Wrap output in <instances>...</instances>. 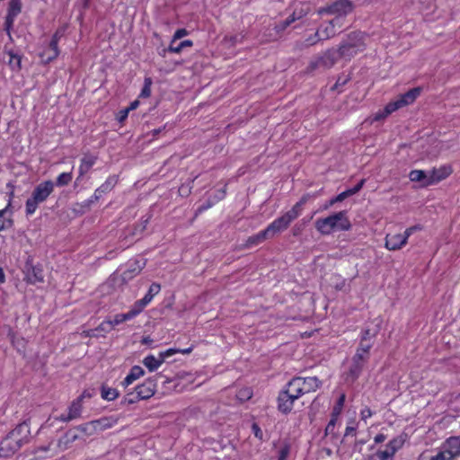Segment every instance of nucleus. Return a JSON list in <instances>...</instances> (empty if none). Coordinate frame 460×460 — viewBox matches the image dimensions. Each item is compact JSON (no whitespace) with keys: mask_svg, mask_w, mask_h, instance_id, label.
<instances>
[{"mask_svg":"<svg viewBox=\"0 0 460 460\" xmlns=\"http://www.w3.org/2000/svg\"><path fill=\"white\" fill-rule=\"evenodd\" d=\"M307 201V197L304 196L301 199L296 202L293 208L286 212L283 216L275 219L271 224L268 226V231L271 236H275L277 234L286 230L290 223L294 221L302 212L304 205Z\"/></svg>","mask_w":460,"mask_h":460,"instance_id":"3","label":"nucleus"},{"mask_svg":"<svg viewBox=\"0 0 460 460\" xmlns=\"http://www.w3.org/2000/svg\"><path fill=\"white\" fill-rule=\"evenodd\" d=\"M6 54L9 57L8 66L14 72H19L22 69V56L13 50H8Z\"/></svg>","mask_w":460,"mask_h":460,"instance_id":"25","label":"nucleus"},{"mask_svg":"<svg viewBox=\"0 0 460 460\" xmlns=\"http://www.w3.org/2000/svg\"><path fill=\"white\" fill-rule=\"evenodd\" d=\"M319 31L323 40L331 39L336 34V31L334 30L332 24L329 22L325 26H322Z\"/></svg>","mask_w":460,"mask_h":460,"instance_id":"35","label":"nucleus"},{"mask_svg":"<svg viewBox=\"0 0 460 460\" xmlns=\"http://www.w3.org/2000/svg\"><path fill=\"white\" fill-rule=\"evenodd\" d=\"M142 267L137 261L130 263L128 269L122 273L123 280H128L137 275L141 271Z\"/></svg>","mask_w":460,"mask_h":460,"instance_id":"27","label":"nucleus"},{"mask_svg":"<svg viewBox=\"0 0 460 460\" xmlns=\"http://www.w3.org/2000/svg\"><path fill=\"white\" fill-rule=\"evenodd\" d=\"M353 4L350 0H337L332 4L321 8L319 14H332L335 16L344 17L353 11Z\"/></svg>","mask_w":460,"mask_h":460,"instance_id":"7","label":"nucleus"},{"mask_svg":"<svg viewBox=\"0 0 460 460\" xmlns=\"http://www.w3.org/2000/svg\"><path fill=\"white\" fill-rule=\"evenodd\" d=\"M290 452V446L288 444H285L279 452V459L278 460H287Z\"/></svg>","mask_w":460,"mask_h":460,"instance_id":"49","label":"nucleus"},{"mask_svg":"<svg viewBox=\"0 0 460 460\" xmlns=\"http://www.w3.org/2000/svg\"><path fill=\"white\" fill-rule=\"evenodd\" d=\"M401 105L398 102V100L396 99L395 101L394 102H389L385 108V115H390L391 113H393L394 111L401 109Z\"/></svg>","mask_w":460,"mask_h":460,"instance_id":"46","label":"nucleus"},{"mask_svg":"<svg viewBox=\"0 0 460 460\" xmlns=\"http://www.w3.org/2000/svg\"><path fill=\"white\" fill-rule=\"evenodd\" d=\"M387 447L389 448H394V454L396 453V451L398 450L399 448V441L397 439H393L391 441H389V443L386 445Z\"/></svg>","mask_w":460,"mask_h":460,"instance_id":"64","label":"nucleus"},{"mask_svg":"<svg viewBox=\"0 0 460 460\" xmlns=\"http://www.w3.org/2000/svg\"><path fill=\"white\" fill-rule=\"evenodd\" d=\"M344 402H345V394H341L340 396L336 405L333 408L332 415L338 416L341 413L343 404H344Z\"/></svg>","mask_w":460,"mask_h":460,"instance_id":"48","label":"nucleus"},{"mask_svg":"<svg viewBox=\"0 0 460 460\" xmlns=\"http://www.w3.org/2000/svg\"><path fill=\"white\" fill-rule=\"evenodd\" d=\"M269 238H272V236L270 234V232L268 231V228H266V229L261 231L260 233H258L257 234L250 236L247 239L246 246L251 247L253 245H257Z\"/></svg>","mask_w":460,"mask_h":460,"instance_id":"24","label":"nucleus"},{"mask_svg":"<svg viewBox=\"0 0 460 460\" xmlns=\"http://www.w3.org/2000/svg\"><path fill=\"white\" fill-rule=\"evenodd\" d=\"M146 305L147 304L144 302L143 299L136 301L131 309L127 313L128 316L131 320L132 318L139 314Z\"/></svg>","mask_w":460,"mask_h":460,"instance_id":"29","label":"nucleus"},{"mask_svg":"<svg viewBox=\"0 0 460 460\" xmlns=\"http://www.w3.org/2000/svg\"><path fill=\"white\" fill-rule=\"evenodd\" d=\"M323 40L322 36L320 35V31H317L314 35L308 37L304 42L298 43L300 45V49L307 48L309 46H313L316 44L318 41Z\"/></svg>","mask_w":460,"mask_h":460,"instance_id":"36","label":"nucleus"},{"mask_svg":"<svg viewBox=\"0 0 460 460\" xmlns=\"http://www.w3.org/2000/svg\"><path fill=\"white\" fill-rule=\"evenodd\" d=\"M117 184V177L116 176H110L104 183H102L98 188V192H102V194L107 193L111 191L114 186Z\"/></svg>","mask_w":460,"mask_h":460,"instance_id":"32","label":"nucleus"},{"mask_svg":"<svg viewBox=\"0 0 460 460\" xmlns=\"http://www.w3.org/2000/svg\"><path fill=\"white\" fill-rule=\"evenodd\" d=\"M119 396V392L115 388L102 386V398L107 401H113Z\"/></svg>","mask_w":460,"mask_h":460,"instance_id":"31","label":"nucleus"},{"mask_svg":"<svg viewBox=\"0 0 460 460\" xmlns=\"http://www.w3.org/2000/svg\"><path fill=\"white\" fill-rule=\"evenodd\" d=\"M14 438L21 442V445L27 444L30 441L31 430L29 424L23 421L16 426L11 432H9Z\"/></svg>","mask_w":460,"mask_h":460,"instance_id":"12","label":"nucleus"},{"mask_svg":"<svg viewBox=\"0 0 460 460\" xmlns=\"http://www.w3.org/2000/svg\"><path fill=\"white\" fill-rule=\"evenodd\" d=\"M350 227L346 211H340L315 221V228L322 234H330L333 231H348Z\"/></svg>","mask_w":460,"mask_h":460,"instance_id":"2","label":"nucleus"},{"mask_svg":"<svg viewBox=\"0 0 460 460\" xmlns=\"http://www.w3.org/2000/svg\"><path fill=\"white\" fill-rule=\"evenodd\" d=\"M373 344H374V341H367L366 339H360L358 347L356 351L370 357V349L373 347Z\"/></svg>","mask_w":460,"mask_h":460,"instance_id":"34","label":"nucleus"},{"mask_svg":"<svg viewBox=\"0 0 460 460\" xmlns=\"http://www.w3.org/2000/svg\"><path fill=\"white\" fill-rule=\"evenodd\" d=\"M411 181L421 182L422 186H429L432 183H428L431 180L430 172L422 170H413L409 174Z\"/></svg>","mask_w":460,"mask_h":460,"instance_id":"20","label":"nucleus"},{"mask_svg":"<svg viewBox=\"0 0 460 460\" xmlns=\"http://www.w3.org/2000/svg\"><path fill=\"white\" fill-rule=\"evenodd\" d=\"M96 157L93 155H84L79 167L80 175L86 173L95 164Z\"/></svg>","mask_w":460,"mask_h":460,"instance_id":"26","label":"nucleus"},{"mask_svg":"<svg viewBox=\"0 0 460 460\" xmlns=\"http://www.w3.org/2000/svg\"><path fill=\"white\" fill-rule=\"evenodd\" d=\"M339 59V54H337L336 49H330L312 60L309 64L308 69H330Z\"/></svg>","mask_w":460,"mask_h":460,"instance_id":"6","label":"nucleus"},{"mask_svg":"<svg viewBox=\"0 0 460 460\" xmlns=\"http://www.w3.org/2000/svg\"><path fill=\"white\" fill-rule=\"evenodd\" d=\"M128 320H130V318L126 314H116L113 319L108 320L109 327L110 329L114 328L116 325L122 323Z\"/></svg>","mask_w":460,"mask_h":460,"instance_id":"38","label":"nucleus"},{"mask_svg":"<svg viewBox=\"0 0 460 460\" xmlns=\"http://www.w3.org/2000/svg\"><path fill=\"white\" fill-rule=\"evenodd\" d=\"M16 16L7 13L4 19V31H6L9 39L12 40L11 30L13 26V22Z\"/></svg>","mask_w":460,"mask_h":460,"instance_id":"43","label":"nucleus"},{"mask_svg":"<svg viewBox=\"0 0 460 460\" xmlns=\"http://www.w3.org/2000/svg\"><path fill=\"white\" fill-rule=\"evenodd\" d=\"M161 286L158 283H152L147 293L142 298L147 305L152 301L153 297L160 292Z\"/></svg>","mask_w":460,"mask_h":460,"instance_id":"33","label":"nucleus"},{"mask_svg":"<svg viewBox=\"0 0 460 460\" xmlns=\"http://www.w3.org/2000/svg\"><path fill=\"white\" fill-rule=\"evenodd\" d=\"M301 15L296 16V13H292L290 16H288L282 23V29L287 28L289 26L292 22H294L296 19H299Z\"/></svg>","mask_w":460,"mask_h":460,"instance_id":"56","label":"nucleus"},{"mask_svg":"<svg viewBox=\"0 0 460 460\" xmlns=\"http://www.w3.org/2000/svg\"><path fill=\"white\" fill-rule=\"evenodd\" d=\"M344 200V195H342L341 193H340L339 195H337L336 197H334L333 199H330L328 201V203H326L324 205V209H328L330 207H332V205H334L336 202H341Z\"/></svg>","mask_w":460,"mask_h":460,"instance_id":"51","label":"nucleus"},{"mask_svg":"<svg viewBox=\"0 0 460 460\" xmlns=\"http://www.w3.org/2000/svg\"><path fill=\"white\" fill-rule=\"evenodd\" d=\"M65 29H58L53 35L51 40H56V44H58L60 38L64 35Z\"/></svg>","mask_w":460,"mask_h":460,"instance_id":"61","label":"nucleus"},{"mask_svg":"<svg viewBox=\"0 0 460 460\" xmlns=\"http://www.w3.org/2000/svg\"><path fill=\"white\" fill-rule=\"evenodd\" d=\"M394 455V449L387 447L385 450H378L376 454L379 460H392Z\"/></svg>","mask_w":460,"mask_h":460,"instance_id":"40","label":"nucleus"},{"mask_svg":"<svg viewBox=\"0 0 460 460\" xmlns=\"http://www.w3.org/2000/svg\"><path fill=\"white\" fill-rule=\"evenodd\" d=\"M21 442L10 433L0 443V456L9 457L22 447Z\"/></svg>","mask_w":460,"mask_h":460,"instance_id":"9","label":"nucleus"},{"mask_svg":"<svg viewBox=\"0 0 460 460\" xmlns=\"http://www.w3.org/2000/svg\"><path fill=\"white\" fill-rule=\"evenodd\" d=\"M421 89L420 87H416L411 89L407 93L398 96L397 100L401 105V107H405L409 104H411L417 97L420 95Z\"/></svg>","mask_w":460,"mask_h":460,"instance_id":"19","label":"nucleus"},{"mask_svg":"<svg viewBox=\"0 0 460 460\" xmlns=\"http://www.w3.org/2000/svg\"><path fill=\"white\" fill-rule=\"evenodd\" d=\"M59 54L58 44H56V40H50L49 47L45 49L40 54V58L44 63H49Z\"/></svg>","mask_w":460,"mask_h":460,"instance_id":"18","label":"nucleus"},{"mask_svg":"<svg viewBox=\"0 0 460 460\" xmlns=\"http://www.w3.org/2000/svg\"><path fill=\"white\" fill-rule=\"evenodd\" d=\"M322 385L316 376L292 378L279 394L278 409L284 414L291 411L296 400L305 394L315 392Z\"/></svg>","mask_w":460,"mask_h":460,"instance_id":"1","label":"nucleus"},{"mask_svg":"<svg viewBox=\"0 0 460 460\" xmlns=\"http://www.w3.org/2000/svg\"><path fill=\"white\" fill-rule=\"evenodd\" d=\"M146 305L147 304L144 302L143 299L136 301L131 309L127 313L128 316L131 320L132 318L139 314Z\"/></svg>","mask_w":460,"mask_h":460,"instance_id":"28","label":"nucleus"},{"mask_svg":"<svg viewBox=\"0 0 460 460\" xmlns=\"http://www.w3.org/2000/svg\"><path fill=\"white\" fill-rule=\"evenodd\" d=\"M226 197V186L222 189L217 190L213 196H210L212 199L217 203Z\"/></svg>","mask_w":460,"mask_h":460,"instance_id":"50","label":"nucleus"},{"mask_svg":"<svg viewBox=\"0 0 460 460\" xmlns=\"http://www.w3.org/2000/svg\"><path fill=\"white\" fill-rule=\"evenodd\" d=\"M442 445L454 459L460 456V437H450Z\"/></svg>","mask_w":460,"mask_h":460,"instance_id":"17","label":"nucleus"},{"mask_svg":"<svg viewBox=\"0 0 460 460\" xmlns=\"http://www.w3.org/2000/svg\"><path fill=\"white\" fill-rule=\"evenodd\" d=\"M372 414V411L368 407H366L360 412L361 420H366L370 418Z\"/></svg>","mask_w":460,"mask_h":460,"instance_id":"59","label":"nucleus"},{"mask_svg":"<svg viewBox=\"0 0 460 460\" xmlns=\"http://www.w3.org/2000/svg\"><path fill=\"white\" fill-rule=\"evenodd\" d=\"M368 359L369 357L367 355H364L356 351L351 359L348 377H349L352 381L356 380L360 376L363 367Z\"/></svg>","mask_w":460,"mask_h":460,"instance_id":"8","label":"nucleus"},{"mask_svg":"<svg viewBox=\"0 0 460 460\" xmlns=\"http://www.w3.org/2000/svg\"><path fill=\"white\" fill-rule=\"evenodd\" d=\"M336 417L337 416L332 415V418L331 419V420L327 424V426L325 428V433L326 434L332 433L334 431V428H335L336 420H337Z\"/></svg>","mask_w":460,"mask_h":460,"instance_id":"55","label":"nucleus"},{"mask_svg":"<svg viewBox=\"0 0 460 460\" xmlns=\"http://www.w3.org/2000/svg\"><path fill=\"white\" fill-rule=\"evenodd\" d=\"M252 392L251 388L245 387L239 390L236 396L240 401H247L252 397Z\"/></svg>","mask_w":460,"mask_h":460,"instance_id":"45","label":"nucleus"},{"mask_svg":"<svg viewBox=\"0 0 460 460\" xmlns=\"http://www.w3.org/2000/svg\"><path fill=\"white\" fill-rule=\"evenodd\" d=\"M145 374V371L143 368L139 366H134L131 369L128 375L125 377V379L122 381L121 385L124 387L128 386L131 385L134 381L138 379L139 377L143 376Z\"/></svg>","mask_w":460,"mask_h":460,"instance_id":"21","label":"nucleus"},{"mask_svg":"<svg viewBox=\"0 0 460 460\" xmlns=\"http://www.w3.org/2000/svg\"><path fill=\"white\" fill-rule=\"evenodd\" d=\"M155 380L154 378H148L143 384L136 387V399H149L155 394Z\"/></svg>","mask_w":460,"mask_h":460,"instance_id":"11","label":"nucleus"},{"mask_svg":"<svg viewBox=\"0 0 460 460\" xmlns=\"http://www.w3.org/2000/svg\"><path fill=\"white\" fill-rule=\"evenodd\" d=\"M215 204L216 202L212 199V198L209 197L201 206L198 208L195 215L198 216L199 214L213 207Z\"/></svg>","mask_w":460,"mask_h":460,"instance_id":"47","label":"nucleus"},{"mask_svg":"<svg viewBox=\"0 0 460 460\" xmlns=\"http://www.w3.org/2000/svg\"><path fill=\"white\" fill-rule=\"evenodd\" d=\"M102 196V192H98V189H96L95 191H94V194L91 197L90 199L87 200L88 205H90L91 203H93V202L99 200V199Z\"/></svg>","mask_w":460,"mask_h":460,"instance_id":"63","label":"nucleus"},{"mask_svg":"<svg viewBox=\"0 0 460 460\" xmlns=\"http://www.w3.org/2000/svg\"><path fill=\"white\" fill-rule=\"evenodd\" d=\"M6 209L7 208H5L4 209H2L0 210V231H2L3 229H4L6 227L5 226V219H4V214L6 212Z\"/></svg>","mask_w":460,"mask_h":460,"instance_id":"62","label":"nucleus"},{"mask_svg":"<svg viewBox=\"0 0 460 460\" xmlns=\"http://www.w3.org/2000/svg\"><path fill=\"white\" fill-rule=\"evenodd\" d=\"M80 438L78 429L75 428L71 429L66 432L58 440V446L62 450L67 449L70 445Z\"/></svg>","mask_w":460,"mask_h":460,"instance_id":"15","label":"nucleus"},{"mask_svg":"<svg viewBox=\"0 0 460 460\" xmlns=\"http://www.w3.org/2000/svg\"><path fill=\"white\" fill-rule=\"evenodd\" d=\"M72 179H73V174L71 172H62L57 177L56 184H57V186H59V187L66 186L70 183Z\"/></svg>","mask_w":460,"mask_h":460,"instance_id":"37","label":"nucleus"},{"mask_svg":"<svg viewBox=\"0 0 460 460\" xmlns=\"http://www.w3.org/2000/svg\"><path fill=\"white\" fill-rule=\"evenodd\" d=\"M433 457L435 460H454L453 455H450L446 448H443V445H441L439 451Z\"/></svg>","mask_w":460,"mask_h":460,"instance_id":"44","label":"nucleus"},{"mask_svg":"<svg viewBox=\"0 0 460 460\" xmlns=\"http://www.w3.org/2000/svg\"><path fill=\"white\" fill-rule=\"evenodd\" d=\"M430 172V178L431 180L428 181V183H437L444 179H446L447 176H449L452 172L451 167L447 165H443L438 169L434 168L429 171Z\"/></svg>","mask_w":460,"mask_h":460,"instance_id":"16","label":"nucleus"},{"mask_svg":"<svg viewBox=\"0 0 460 460\" xmlns=\"http://www.w3.org/2000/svg\"><path fill=\"white\" fill-rule=\"evenodd\" d=\"M163 363V357H161L160 354L157 358L154 355H148L143 360V364L148 368L150 372H154L158 369Z\"/></svg>","mask_w":460,"mask_h":460,"instance_id":"23","label":"nucleus"},{"mask_svg":"<svg viewBox=\"0 0 460 460\" xmlns=\"http://www.w3.org/2000/svg\"><path fill=\"white\" fill-rule=\"evenodd\" d=\"M22 10V4L20 0H11L8 6L7 13L17 16Z\"/></svg>","mask_w":460,"mask_h":460,"instance_id":"41","label":"nucleus"},{"mask_svg":"<svg viewBox=\"0 0 460 460\" xmlns=\"http://www.w3.org/2000/svg\"><path fill=\"white\" fill-rule=\"evenodd\" d=\"M179 352V349H169L165 351L160 352L161 357H163V360L164 361L167 358L174 355L175 353Z\"/></svg>","mask_w":460,"mask_h":460,"instance_id":"57","label":"nucleus"},{"mask_svg":"<svg viewBox=\"0 0 460 460\" xmlns=\"http://www.w3.org/2000/svg\"><path fill=\"white\" fill-rule=\"evenodd\" d=\"M54 190V183L51 181H45L37 185L32 191L31 197L26 201V214L32 215L40 203L44 202Z\"/></svg>","mask_w":460,"mask_h":460,"instance_id":"5","label":"nucleus"},{"mask_svg":"<svg viewBox=\"0 0 460 460\" xmlns=\"http://www.w3.org/2000/svg\"><path fill=\"white\" fill-rule=\"evenodd\" d=\"M152 79L151 77H146L144 80V86L139 94L140 98H148L151 95V86H152Z\"/></svg>","mask_w":460,"mask_h":460,"instance_id":"42","label":"nucleus"},{"mask_svg":"<svg viewBox=\"0 0 460 460\" xmlns=\"http://www.w3.org/2000/svg\"><path fill=\"white\" fill-rule=\"evenodd\" d=\"M82 397L76 398L68 408V413L66 415L62 414L59 420L64 422L78 419L82 413Z\"/></svg>","mask_w":460,"mask_h":460,"instance_id":"13","label":"nucleus"},{"mask_svg":"<svg viewBox=\"0 0 460 460\" xmlns=\"http://www.w3.org/2000/svg\"><path fill=\"white\" fill-rule=\"evenodd\" d=\"M329 23H332L333 28L335 29L336 26L341 28L342 26V17L335 16V18L329 21Z\"/></svg>","mask_w":460,"mask_h":460,"instance_id":"60","label":"nucleus"},{"mask_svg":"<svg viewBox=\"0 0 460 460\" xmlns=\"http://www.w3.org/2000/svg\"><path fill=\"white\" fill-rule=\"evenodd\" d=\"M186 35H188V31L187 30L185 29H179L175 31L174 35H173V38H172V44H174L177 40H180L183 37H185Z\"/></svg>","mask_w":460,"mask_h":460,"instance_id":"53","label":"nucleus"},{"mask_svg":"<svg viewBox=\"0 0 460 460\" xmlns=\"http://www.w3.org/2000/svg\"><path fill=\"white\" fill-rule=\"evenodd\" d=\"M192 45L193 42L190 40H183L180 42L177 46H174V44H172V41L168 50L172 53H180L185 47H191Z\"/></svg>","mask_w":460,"mask_h":460,"instance_id":"39","label":"nucleus"},{"mask_svg":"<svg viewBox=\"0 0 460 460\" xmlns=\"http://www.w3.org/2000/svg\"><path fill=\"white\" fill-rule=\"evenodd\" d=\"M365 49V43L362 40V36L359 32H352L348 35V39L341 43L337 54L339 58L350 60L358 52Z\"/></svg>","mask_w":460,"mask_h":460,"instance_id":"4","label":"nucleus"},{"mask_svg":"<svg viewBox=\"0 0 460 460\" xmlns=\"http://www.w3.org/2000/svg\"><path fill=\"white\" fill-rule=\"evenodd\" d=\"M140 399H136V393L135 394L134 393H129L124 398V402L128 403V404L135 403V402H137Z\"/></svg>","mask_w":460,"mask_h":460,"instance_id":"58","label":"nucleus"},{"mask_svg":"<svg viewBox=\"0 0 460 460\" xmlns=\"http://www.w3.org/2000/svg\"><path fill=\"white\" fill-rule=\"evenodd\" d=\"M406 243L405 237H402V234H388L385 237V247L390 251L400 250Z\"/></svg>","mask_w":460,"mask_h":460,"instance_id":"14","label":"nucleus"},{"mask_svg":"<svg viewBox=\"0 0 460 460\" xmlns=\"http://www.w3.org/2000/svg\"><path fill=\"white\" fill-rule=\"evenodd\" d=\"M117 418L113 416L102 417L101 419L93 420L97 432L113 427L117 423Z\"/></svg>","mask_w":460,"mask_h":460,"instance_id":"22","label":"nucleus"},{"mask_svg":"<svg viewBox=\"0 0 460 460\" xmlns=\"http://www.w3.org/2000/svg\"><path fill=\"white\" fill-rule=\"evenodd\" d=\"M75 429H78L79 435L84 434L85 436H92L97 432L93 420L79 425Z\"/></svg>","mask_w":460,"mask_h":460,"instance_id":"30","label":"nucleus"},{"mask_svg":"<svg viewBox=\"0 0 460 460\" xmlns=\"http://www.w3.org/2000/svg\"><path fill=\"white\" fill-rule=\"evenodd\" d=\"M376 335V332H371L370 329H366V330H364V332L362 333L361 339H366L367 341H374Z\"/></svg>","mask_w":460,"mask_h":460,"instance_id":"54","label":"nucleus"},{"mask_svg":"<svg viewBox=\"0 0 460 460\" xmlns=\"http://www.w3.org/2000/svg\"><path fill=\"white\" fill-rule=\"evenodd\" d=\"M25 279L30 284L42 283L44 281L43 270L40 265H33L27 261L24 267Z\"/></svg>","mask_w":460,"mask_h":460,"instance_id":"10","label":"nucleus"},{"mask_svg":"<svg viewBox=\"0 0 460 460\" xmlns=\"http://www.w3.org/2000/svg\"><path fill=\"white\" fill-rule=\"evenodd\" d=\"M252 430L257 438L263 440V432L257 423H252Z\"/></svg>","mask_w":460,"mask_h":460,"instance_id":"52","label":"nucleus"}]
</instances>
